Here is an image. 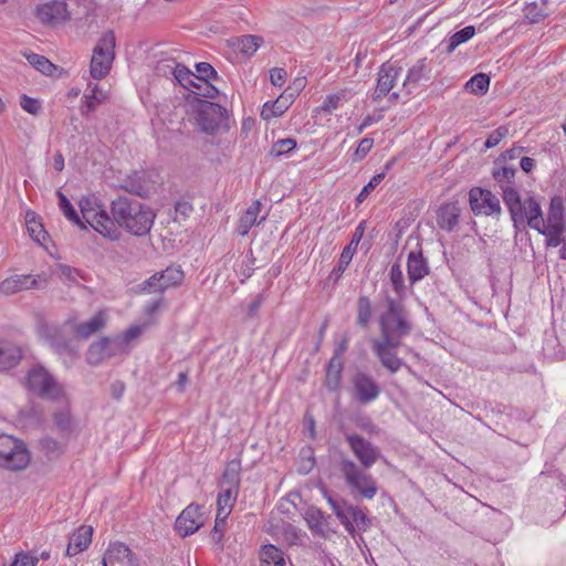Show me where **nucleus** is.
Listing matches in <instances>:
<instances>
[{
  "instance_id": "f257e3e1",
  "label": "nucleus",
  "mask_w": 566,
  "mask_h": 566,
  "mask_svg": "<svg viewBox=\"0 0 566 566\" xmlns=\"http://www.w3.org/2000/svg\"><path fill=\"white\" fill-rule=\"evenodd\" d=\"M111 211L114 224L136 237L148 234L156 218L150 207L124 196L112 201Z\"/></svg>"
},
{
  "instance_id": "f03ea898",
  "label": "nucleus",
  "mask_w": 566,
  "mask_h": 566,
  "mask_svg": "<svg viewBox=\"0 0 566 566\" xmlns=\"http://www.w3.org/2000/svg\"><path fill=\"white\" fill-rule=\"evenodd\" d=\"M379 308V338L401 342L402 338L410 335L413 324L403 301L396 300L385 292Z\"/></svg>"
},
{
  "instance_id": "7ed1b4c3",
  "label": "nucleus",
  "mask_w": 566,
  "mask_h": 566,
  "mask_svg": "<svg viewBox=\"0 0 566 566\" xmlns=\"http://www.w3.org/2000/svg\"><path fill=\"white\" fill-rule=\"evenodd\" d=\"M504 203L511 214L515 228L527 223L534 230L544 228L545 219L543 217L539 202L528 196L522 199L520 192L514 187L504 188Z\"/></svg>"
},
{
  "instance_id": "20e7f679",
  "label": "nucleus",
  "mask_w": 566,
  "mask_h": 566,
  "mask_svg": "<svg viewBox=\"0 0 566 566\" xmlns=\"http://www.w3.org/2000/svg\"><path fill=\"white\" fill-rule=\"evenodd\" d=\"M337 469L356 500H373L377 492V481L368 472L370 468H365L347 457H340L337 462Z\"/></svg>"
},
{
  "instance_id": "39448f33",
  "label": "nucleus",
  "mask_w": 566,
  "mask_h": 566,
  "mask_svg": "<svg viewBox=\"0 0 566 566\" xmlns=\"http://www.w3.org/2000/svg\"><path fill=\"white\" fill-rule=\"evenodd\" d=\"M193 116L198 129L209 136L228 133L234 123L227 108L200 98H196Z\"/></svg>"
},
{
  "instance_id": "423d86ee",
  "label": "nucleus",
  "mask_w": 566,
  "mask_h": 566,
  "mask_svg": "<svg viewBox=\"0 0 566 566\" xmlns=\"http://www.w3.org/2000/svg\"><path fill=\"white\" fill-rule=\"evenodd\" d=\"M78 207L84 224H90L96 232L111 240L119 238L117 227L94 195L83 197Z\"/></svg>"
},
{
  "instance_id": "0eeeda50",
  "label": "nucleus",
  "mask_w": 566,
  "mask_h": 566,
  "mask_svg": "<svg viewBox=\"0 0 566 566\" xmlns=\"http://www.w3.org/2000/svg\"><path fill=\"white\" fill-rule=\"evenodd\" d=\"M116 38L114 31H106L93 49L90 74L95 80H102L109 73L115 59Z\"/></svg>"
},
{
  "instance_id": "6e6552de",
  "label": "nucleus",
  "mask_w": 566,
  "mask_h": 566,
  "mask_svg": "<svg viewBox=\"0 0 566 566\" xmlns=\"http://www.w3.org/2000/svg\"><path fill=\"white\" fill-rule=\"evenodd\" d=\"M31 455L22 440L9 434H0V467L20 471L28 467Z\"/></svg>"
},
{
  "instance_id": "1a4fd4ad",
  "label": "nucleus",
  "mask_w": 566,
  "mask_h": 566,
  "mask_svg": "<svg viewBox=\"0 0 566 566\" xmlns=\"http://www.w3.org/2000/svg\"><path fill=\"white\" fill-rule=\"evenodd\" d=\"M25 385L29 391L42 399L57 400L64 394L62 385L42 366H34L28 371Z\"/></svg>"
},
{
  "instance_id": "9d476101",
  "label": "nucleus",
  "mask_w": 566,
  "mask_h": 566,
  "mask_svg": "<svg viewBox=\"0 0 566 566\" xmlns=\"http://www.w3.org/2000/svg\"><path fill=\"white\" fill-rule=\"evenodd\" d=\"M469 202L475 216H486L499 219L502 214L500 199L491 190L480 187L472 188L469 192Z\"/></svg>"
},
{
  "instance_id": "9b49d317",
  "label": "nucleus",
  "mask_w": 566,
  "mask_h": 566,
  "mask_svg": "<svg viewBox=\"0 0 566 566\" xmlns=\"http://www.w3.org/2000/svg\"><path fill=\"white\" fill-rule=\"evenodd\" d=\"M401 73V67L392 63H384L378 72L377 85L373 95L374 101H379L386 96L390 101H397L401 91H396L395 86Z\"/></svg>"
},
{
  "instance_id": "f8f14e48",
  "label": "nucleus",
  "mask_w": 566,
  "mask_h": 566,
  "mask_svg": "<svg viewBox=\"0 0 566 566\" xmlns=\"http://www.w3.org/2000/svg\"><path fill=\"white\" fill-rule=\"evenodd\" d=\"M400 344L401 342L379 337L371 340L373 353L377 356L382 367L391 374L397 373L405 365L402 359L397 356V348Z\"/></svg>"
},
{
  "instance_id": "ddd939ff",
  "label": "nucleus",
  "mask_w": 566,
  "mask_h": 566,
  "mask_svg": "<svg viewBox=\"0 0 566 566\" xmlns=\"http://www.w3.org/2000/svg\"><path fill=\"white\" fill-rule=\"evenodd\" d=\"M345 439L361 467L371 468L381 455L376 446L359 434H345Z\"/></svg>"
},
{
  "instance_id": "4468645a",
  "label": "nucleus",
  "mask_w": 566,
  "mask_h": 566,
  "mask_svg": "<svg viewBox=\"0 0 566 566\" xmlns=\"http://www.w3.org/2000/svg\"><path fill=\"white\" fill-rule=\"evenodd\" d=\"M353 396L361 405L375 401L380 395V387L366 373L358 371L352 378Z\"/></svg>"
},
{
  "instance_id": "2eb2a0df",
  "label": "nucleus",
  "mask_w": 566,
  "mask_h": 566,
  "mask_svg": "<svg viewBox=\"0 0 566 566\" xmlns=\"http://www.w3.org/2000/svg\"><path fill=\"white\" fill-rule=\"evenodd\" d=\"M48 285L45 274L13 275L1 283L0 290L7 294H13L27 290H42Z\"/></svg>"
},
{
  "instance_id": "dca6fc26",
  "label": "nucleus",
  "mask_w": 566,
  "mask_h": 566,
  "mask_svg": "<svg viewBox=\"0 0 566 566\" xmlns=\"http://www.w3.org/2000/svg\"><path fill=\"white\" fill-rule=\"evenodd\" d=\"M116 345V340L108 337H103L99 340L92 343L86 354V361L92 366H97L104 359L123 355L124 353Z\"/></svg>"
},
{
  "instance_id": "f3484780",
  "label": "nucleus",
  "mask_w": 566,
  "mask_h": 566,
  "mask_svg": "<svg viewBox=\"0 0 566 566\" xmlns=\"http://www.w3.org/2000/svg\"><path fill=\"white\" fill-rule=\"evenodd\" d=\"M184 277V272L178 268H167L165 271L157 272L146 282L144 290L149 292L163 293L170 286L178 285Z\"/></svg>"
},
{
  "instance_id": "a211bd4d",
  "label": "nucleus",
  "mask_w": 566,
  "mask_h": 566,
  "mask_svg": "<svg viewBox=\"0 0 566 566\" xmlns=\"http://www.w3.org/2000/svg\"><path fill=\"white\" fill-rule=\"evenodd\" d=\"M36 18L44 24L57 25L70 18L64 1H48L36 8Z\"/></svg>"
},
{
  "instance_id": "6ab92c4d",
  "label": "nucleus",
  "mask_w": 566,
  "mask_h": 566,
  "mask_svg": "<svg viewBox=\"0 0 566 566\" xmlns=\"http://www.w3.org/2000/svg\"><path fill=\"white\" fill-rule=\"evenodd\" d=\"M102 564H109L111 566L115 564L139 566L137 556L122 542H113L108 545Z\"/></svg>"
},
{
  "instance_id": "aec40b11",
  "label": "nucleus",
  "mask_w": 566,
  "mask_h": 566,
  "mask_svg": "<svg viewBox=\"0 0 566 566\" xmlns=\"http://www.w3.org/2000/svg\"><path fill=\"white\" fill-rule=\"evenodd\" d=\"M199 511V505L190 504L179 514L175 522V528L180 536H189L200 528L202 521Z\"/></svg>"
},
{
  "instance_id": "412c9836",
  "label": "nucleus",
  "mask_w": 566,
  "mask_h": 566,
  "mask_svg": "<svg viewBox=\"0 0 566 566\" xmlns=\"http://www.w3.org/2000/svg\"><path fill=\"white\" fill-rule=\"evenodd\" d=\"M431 67L429 66L427 59H420L415 65H412L402 82V90L406 95L412 93V91L421 85L423 82L430 80Z\"/></svg>"
},
{
  "instance_id": "4be33fe9",
  "label": "nucleus",
  "mask_w": 566,
  "mask_h": 566,
  "mask_svg": "<svg viewBox=\"0 0 566 566\" xmlns=\"http://www.w3.org/2000/svg\"><path fill=\"white\" fill-rule=\"evenodd\" d=\"M164 66H169L171 69V75L184 88L188 90L189 92L192 90L197 78L193 72H191L185 65L176 63L175 61H160L157 65V72L165 76H167V72L166 70H163Z\"/></svg>"
},
{
  "instance_id": "5701e85b",
  "label": "nucleus",
  "mask_w": 566,
  "mask_h": 566,
  "mask_svg": "<svg viewBox=\"0 0 566 566\" xmlns=\"http://www.w3.org/2000/svg\"><path fill=\"white\" fill-rule=\"evenodd\" d=\"M228 46H230L234 52L241 53L245 57L252 56L256 50L263 43V38L259 35H242L237 38H231L227 40Z\"/></svg>"
},
{
  "instance_id": "b1692460",
  "label": "nucleus",
  "mask_w": 566,
  "mask_h": 566,
  "mask_svg": "<svg viewBox=\"0 0 566 566\" xmlns=\"http://www.w3.org/2000/svg\"><path fill=\"white\" fill-rule=\"evenodd\" d=\"M407 271L408 279L411 283H416L429 274V265L421 250L409 252Z\"/></svg>"
},
{
  "instance_id": "393cba45",
  "label": "nucleus",
  "mask_w": 566,
  "mask_h": 566,
  "mask_svg": "<svg viewBox=\"0 0 566 566\" xmlns=\"http://www.w3.org/2000/svg\"><path fill=\"white\" fill-rule=\"evenodd\" d=\"M461 209L457 202H448L442 205L438 210V226L446 231H453L460 218Z\"/></svg>"
},
{
  "instance_id": "a878e982",
  "label": "nucleus",
  "mask_w": 566,
  "mask_h": 566,
  "mask_svg": "<svg viewBox=\"0 0 566 566\" xmlns=\"http://www.w3.org/2000/svg\"><path fill=\"white\" fill-rule=\"evenodd\" d=\"M92 526L82 525L70 538L66 555L75 556L76 554L85 551L92 542Z\"/></svg>"
},
{
  "instance_id": "bb28decb",
  "label": "nucleus",
  "mask_w": 566,
  "mask_h": 566,
  "mask_svg": "<svg viewBox=\"0 0 566 566\" xmlns=\"http://www.w3.org/2000/svg\"><path fill=\"white\" fill-rule=\"evenodd\" d=\"M106 98V93L99 90L97 84L88 83L86 93L83 96L81 114L87 116L88 113L94 112Z\"/></svg>"
},
{
  "instance_id": "cd10ccee",
  "label": "nucleus",
  "mask_w": 566,
  "mask_h": 566,
  "mask_svg": "<svg viewBox=\"0 0 566 566\" xmlns=\"http://www.w3.org/2000/svg\"><path fill=\"white\" fill-rule=\"evenodd\" d=\"M21 358L20 347L10 342L0 340V371L14 367Z\"/></svg>"
},
{
  "instance_id": "c85d7f7f",
  "label": "nucleus",
  "mask_w": 566,
  "mask_h": 566,
  "mask_svg": "<svg viewBox=\"0 0 566 566\" xmlns=\"http://www.w3.org/2000/svg\"><path fill=\"white\" fill-rule=\"evenodd\" d=\"M326 500H327V503L329 504L333 513L336 515V517L343 524V526L348 532V534L352 537H355V526L353 525V522L349 518V516H347V507L350 504H347V502L344 500L334 499L332 495H327Z\"/></svg>"
},
{
  "instance_id": "c756f323",
  "label": "nucleus",
  "mask_w": 566,
  "mask_h": 566,
  "mask_svg": "<svg viewBox=\"0 0 566 566\" xmlns=\"http://www.w3.org/2000/svg\"><path fill=\"white\" fill-rule=\"evenodd\" d=\"M261 202L259 200L254 201L244 212V214L240 218L238 224V233L242 237L247 235L250 229L265 220V217H262L260 221H258V216L261 209Z\"/></svg>"
},
{
  "instance_id": "7c9ffc66",
  "label": "nucleus",
  "mask_w": 566,
  "mask_h": 566,
  "mask_svg": "<svg viewBox=\"0 0 566 566\" xmlns=\"http://www.w3.org/2000/svg\"><path fill=\"white\" fill-rule=\"evenodd\" d=\"M240 472L241 462L239 460H231L227 463L222 478L220 480V488L234 489L239 491L240 488Z\"/></svg>"
},
{
  "instance_id": "2f4dec72",
  "label": "nucleus",
  "mask_w": 566,
  "mask_h": 566,
  "mask_svg": "<svg viewBox=\"0 0 566 566\" xmlns=\"http://www.w3.org/2000/svg\"><path fill=\"white\" fill-rule=\"evenodd\" d=\"M105 323L106 314L99 311L88 321L78 324L75 327V333L78 337L86 339L96 332H98L101 328H103Z\"/></svg>"
},
{
  "instance_id": "473e14b6",
  "label": "nucleus",
  "mask_w": 566,
  "mask_h": 566,
  "mask_svg": "<svg viewBox=\"0 0 566 566\" xmlns=\"http://www.w3.org/2000/svg\"><path fill=\"white\" fill-rule=\"evenodd\" d=\"M342 371H343V363L340 358L332 357L327 369H326V377H325V387L329 391H337L340 385L342 379Z\"/></svg>"
},
{
  "instance_id": "72a5a7b5",
  "label": "nucleus",
  "mask_w": 566,
  "mask_h": 566,
  "mask_svg": "<svg viewBox=\"0 0 566 566\" xmlns=\"http://www.w3.org/2000/svg\"><path fill=\"white\" fill-rule=\"evenodd\" d=\"M291 104L290 97L284 95L279 96L272 103H265L261 111V117L265 120H270L271 118L279 117L285 113Z\"/></svg>"
},
{
  "instance_id": "f704fd0d",
  "label": "nucleus",
  "mask_w": 566,
  "mask_h": 566,
  "mask_svg": "<svg viewBox=\"0 0 566 566\" xmlns=\"http://www.w3.org/2000/svg\"><path fill=\"white\" fill-rule=\"evenodd\" d=\"M546 226L565 227L564 221V201L560 197L555 196L551 199Z\"/></svg>"
},
{
  "instance_id": "c9c22d12",
  "label": "nucleus",
  "mask_w": 566,
  "mask_h": 566,
  "mask_svg": "<svg viewBox=\"0 0 566 566\" xmlns=\"http://www.w3.org/2000/svg\"><path fill=\"white\" fill-rule=\"evenodd\" d=\"M536 231L545 235V244L547 248H556L566 241V237L564 235L565 227L546 226V222H544V228Z\"/></svg>"
},
{
  "instance_id": "e433bc0d",
  "label": "nucleus",
  "mask_w": 566,
  "mask_h": 566,
  "mask_svg": "<svg viewBox=\"0 0 566 566\" xmlns=\"http://www.w3.org/2000/svg\"><path fill=\"white\" fill-rule=\"evenodd\" d=\"M261 562L263 566H284L283 552L274 545H264L261 549Z\"/></svg>"
},
{
  "instance_id": "4c0bfd02",
  "label": "nucleus",
  "mask_w": 566,
  "mask_h": 566,
  "mask_svg": "<svg viewBox=\"0 0 566 566\" xmlns=\"http://www.w3.org/2000/svg\"><path fill=\"white\" fill-rule=\"evenodd\" d=\"M347 516L352 520L355 531L366 532L371 526V518L359 506L349 505Z\"/></svg>"
},
{
  "instance_id": "58836bf2",
  "label": "nucleus",
  "mask_w": 566,
  "mask_h": 566,
  "mask_svg": "<svg viewBox=\"0 0 566 566\" xmlns=\"http://www.w3.org/2000/svg\"><path fill=\"white\" fill-rule=\"evenodd\" d=\"M56 274L59 279L69 287L78 286V277L85 280L77 269L71 268L66 264H59L56 268Z\"/></svg>"
},
{
  "instance_id": "ea45409f",
  "label": "nucleus",
  "mask_w": 566,
  "mask_h": 566,
  "mask_svg": "<svg viewBox=\"0 0 566 566\" xmlns=\"http://www.w3.org/2000/svg\"><path fill=\"white\" fill-rule=\"evenodd\" d=\"M389 277H390L391 285H392L395 292L397 293V297H395V298L403 301V297L406 295V286H405V279H403V273H402L400 264L394 263L391 265L390 271H389Z\"/></svg>"
},
{
  "instance_id": "a19ab883",
  "label": "nucleus",
  "mask_w": 566,
  "mask_h": 566,
  "mask_svg": "<svg viewBox=\"0 0 566 566\" xmlns=\"http://www.w3.org/2000/svg\"><path fill=\"white\" fill-rule=\"evenodd\" d=\"M490 86V77L484 73L473 75L467 83L465 88L472 94L484 95Z\"/></svg>"
},
{
  "instance_id": "79ce46f5",
  "label": "nucleus",
  "mask_w": 566,
  "mask_h": 566,
  "mask_svg": "<svg viewBox=\"0 0 566 566\" xmlns=\"http://www.w3.org/2000/svg\"><path fill=\"white\" fill-rule=\"evenodd\" d=\"M357 325L367 327L371 318V302L368 296H360L356 304Z\"/></svg>"
},
{
  "instance_id": "37998d69",
  "label": "nucleus",
  "mask_w": 566,
  "mask_h": 566,
  "mask_svg": "<svg viewBox=\"0 0 566 566\" xmlns=\"http://www.w3.org/2000/svg\"><path fill=\"white\" fill-rule=\"evenodd\" d=\"M25 223H27V229H28V232L30 233V237L35 242L41 244L43 241H45L48 233L44 230L42 223L39 220H36V217L34 213H27Z\"/></svg>"
},
{
  "instance_id": "c03bdc74",
  "label": "nucleus",
  "mask_w": 566,
  "mask_h": 566,
  "mask_svg": "<svg viewBox=\"0 0 566 566\" xmlns=\"http://www.w3.org/2000/svg\"><path fill=\"white\" fill-rule=\"evenodd\" d=\"M143 326H130L120 336L114 338L117 343L116 346L119 347L124 354H127L129 352V343L138 338L143 334Z\"/></svg>"
},
{
  "instance_id": "a18cd8bd",
  "label": "nucleus",
  "mask_w": 566,
  "mask_h": 566,
  "mask_svg": "<svg viewBox=\"0 0 566 566\" xmlns=\"http://www.w3.org/2000/svg\"><path fill=\"white\" fill-rule=\"evenodd\" d=\"M515 174H516V169L512 168V167H502V168L495 169L493 171V178L500 185L503 199H504V188L513 187Z\"/></svg>"
},
{
  "instance_id": "49530a36",
  "label": "nucleus",
  "mask_w": 566,
  "mask_h": 566,
  "mask_svg": "<svg viewBox=\"0 0 566 566\" xmlns=\"http://www.w3.org/2000/svg\"><path fill=\"white\" fill-rule=\"evenodd\" d=\"M25 57L35 70H38L44 75H52L56 69L55 65L43 55L30 53L27 54Z\"/></svg>"
},
{
  "instance_id": "de8ad7c7",
  "label": "nucleus",
  "mask_w": 566,
  "mask_h": 566,
  "mask_svg": "<svg viewBox=\"0 0 566 566\" xmlns=\"http://www.w3.org/2000/svg\"><path fill=\"white\" fill-rule=\"evenodd\" d=\"M59 197V206L62 210L63 214L73 223L80 226L81 228H86V226L83 223L81 218L78 217L76 210L74 209L73 205L70 202V200L63 195L61 191L56 192Z\"/></svg>"
},
{
  "instance_id": "09e8293b",
  "label": "nucleus",
  "mask_w": 566,
  "mask_h": 566,
  "mask_svg": "<svg viewBox=\"0 0 566 566\" xmlns=\"http://www.w3.org/2000/svg\"><path fill=\"white\" fill-rule=\"evenodd\" d=\"M355 248L352 247H345L340 253L339 260L337 262V265L333 269L331 273V277H334L335 281H337L344 271L347 269L348 264L350 263L354 254H355Z\"/></svg>"
},
{
  "instance_id": "8fccbe9b",
  "label": "nucleus",
  "mask_w": 566,
  "mask_h": 566,
  "mask_svg": "<svg viewBox=\"0 0 566 566\" xmlns=\"http://www.w3.org/2000/svg\"><path fill=\"white\" fill-rule=\"evenodd\" d=\"M475 33V29L472 25H468L460 31H457L449 41L448 52H452L455 50L460 44L469 41Z\"/></svg>"
},
{
  "instance_id": "3c124183",
  "label": "nucleus",
  "mask_w": 566,
  "mask_h": 566,
  "mask_svg": "<svg viewBox=\"0 0 566 566\" xmlns=\"http://www.w3.org/2000/svg\"><path fill=\"white\" fill-rule=\"evenodd\" d=\"M190 92L197 96L207 98H214L219 94V91L210 83V81L198 78H196L195 85Z\"/></svg>"
},
{
  "instance_id": "603ef678",
  "label": "nucleus",
  "mask_w": 566,
  "mask_h": 566,
  "mask_svg": "<svg viewBox=\"0 0 566 566\" xmlns=\"http://www.w3.org/2000/svg\"><path fill=\"white\" fill-rule=\"evenodd\" d=\"M548 14V9L539 7V3H527L524 8V17L531 23H537Z\"/></svg>"
},
{
  "instance_id": "864d4df0",
  "label": "nucleus",
  "mask_w": 566,
  "mask_h": 566,
  "mask_svg": "<svg viewBox=\"0 0 566 566\" xmlns=\"http://www.w3.org/2000/svg\"><path fill=\"white\" fill-rule=\"evenodd\" d=\"M125 189L138 197H147L150 192V188L147 184L142 181L140 177H130L126 180Z\"/></svg>"
},
{
  "instance_id": "5fc2aeb1",
  "label": "nucleus",
  "mask_w": 566,
  "mask_h": 566,
  "mask_svg": "<svg viewBox=\"0 0 566 566\" xmlns=\"http://www.w3.org/2000/svg\"><path fill=\"white\" fill-rule=\"evenodd\" d=\"M296 147V140L293 138H284L275 142L270 150L272 157H280L292 151Z\"/></svg>"
},
{
  "instance_id": "6e6d98bb",
  "label": "nucleus",
  "mask_w": 566,
  "mask_h": 566,
  "mask_svg": "<svg viewBox=\"0 0 566 566\" xmlns=\"http://www.w3.org/2000/svg\"><path fill=\"white\" fill-rule=\"evenodd\" d=\"M39 562V557L30 552L17 553L14 558L7 565L3 566H35Z\"/></svg>"
},
{
  "instance_id": "4d7b16f0",
  "label": "nucleus",
  "mask_w": 566,
  "mask_h": 566,
  "mask_svg": "<svg viewBox=\"0 0 566 566\" xmlns=\"http://www.w3.org/2000/svg\"><path fill=\"white\" fill-rule=\"evenodd\" d=\"M385 176H386V171L375 175L370 179V181L367 185H365L364 188L361 189V191L358 193L356 201L359 203L363 202L369 196V193L384 180Z\"/></svg>"
},
{
  "instance_id": "13d9d810",
  "label": "nucleus",
  "mask_w": 566,
  "mask_h": 566,
  "mask_svg": "<svg viewBox=\"0 0 566 566\" xmlns=\"http://www.w3.org/2000/svg\"><path fill=\"white\" fill-rule=\"evenodd\" d=\"M238 493L239 491L234 489L220 488V493L217 500V506L229 505V507H233Z\"/></svg>"
},
{
  "instance_id": "bf43d9fd",
  "label": "nucleus",
  "mask_w": 566,
  "mask_h": 566,
  "mask_svg": "<svg viewBox=\"0 0 566 566\" xmlns=\"http://www.w3.org/2000/svg\"><path fill=\"white\" fill-rule=\"evenodd\" d=\"M196 71L198 73V74H196L198 80L210 81L212 78L218 77L217 71L212 67L211 64H209L207 62L197 63Z\"/></svg>"
},
{
  "instance_id": "052dcab7",
  "label": "nucleus",
  "mask_w": 566,
  "mask_h": 566,
  "mask_svg": "<svg viewBox=\"0 0 566 566\" xmlns=\"http://www.w3.org/2000/svg\"><path fill=\"white\" fill-rule=\"evenodd\" d=\"M20 106L23 111L31 115L39 114L41 109L40 102L35 98H32L25 94H23L20 98Z\"/></svg>"
},
{
  "instance_id": "680f3d73",
  "label": "nucleus",
  "mask_w": 566,
  "mask_h": 566,
  "mask_svg": "<svg viewBox=\"0 0 566 566\" xmlns=\"http://www.w3.org/2000/svg\"><path fill=\"white\" fill-rule=\"evenodd\" d=\"M509 134V129L504 126H501L493 130L489 137L486 138L484 146L486 148H493L500 144V142Z\"/></svg>"
},
{
  "instance_id": "e2e57ef3",
  "label": "nucleus",
  "mask_w": 566,
  "mask_h": 566,
  "mask_svg": "<svg viewBox=\"0 0 566 566\" xmlns=\"http://www.w3.org/2000/svg\"><path fill=\"white\" fill-rule=\"evenodd\" d=\"M343 98H344V95L340 93L331 94V95L326 96V98L324 99V102L322 104V109L325 113L331 114L333 111L337 109L340 106Z\"/></svg>"
},
{
  "instance_id": "0e129e2a",
  "label": "nucleus",
  "mask_w": 566,
  "mask_h": 566,
  "mask_svg": "<svg viewBox=\"0 0 566 566\" xmlns=\"http://www.w3.org/2000/svg\"><path fill=\"white\" fill-rule=\"evenodd\" d=\"M373 145H374V140L371 138H363L359 142L358 147L356 148V150L354 153V160L360 161L361 159H364L365 156L373 148Z\"/></svg>"
},
{
  "instance_id": "69168bd1",
  "label": "nucleus",
  "mask_w": 566,
  "mask_h": 566,
  "mask_svg": "<svg viewBox=\"0 0 566 566\" xmlns=\"http://www.w3.org/2000/svg\"><path fill=\"white\" fill-rule=\"evenodd\" d=\"M53 420H54V424L61 431H67L71 427V416L66 411H60V412L54 413Z\"/></svg>"
},
{
  "instance_id": "338daca9",
  "label": "nucleus",
  "mask_w": 566,
  "mask_h": 566,
  "mask_svg": "<svg viewBox=\"0 0 566 566\" xmlns=\"http://www.w3.org/2000/svg\"><path fill=\"white\" fill-rule=\"evenodd\" d=\"M41 446L48 453L51 454H59L62 452V444L49 437L41 440Z\"/></svg>"
},
{
  "instance_id": "774afa93",
  "label": "nucleus",
  "mask_w": 566,
  "mask_h": 566,
  "mask_svg": "<svg viewBox=\"0 0 566 566\" xmlns=\"http://www.w3.org/2000/svg\"><path fill=\"white\" fill-rule=\"evenodd\" d=\"M286 80V71L282 67H274L270 71V81L274 86L281 87Z\"/></svg>"
}]
</instances>
